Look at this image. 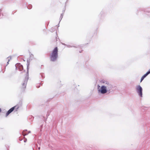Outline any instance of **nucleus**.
Segmentation results:
<instances>
[{
    "label": "nucleus",
    "instance_id": "nucleus-9",
    "mask_svg": "<svg viewBox=\"0 0 150 150\" xmlns=\"http://www.w3.org/2000/svg\"><path fill=\"white\" fill-rule=\"evenodd\" d=\"M12 57L11 56H9L6 59V61H7V65L9 64V62L11 60Z\"/></svg>",
    "mask_w": 150,
    "mask_h": 150
},
{
    "label": "nucleus",
    "instance_id": "nucleus-3",
    "mask_svg": "<svg viewBox=\"0 0 150 150\" xmlns=\"http://www.w3.org/2000/svg\"><path fill=\"white\" fill-rule=\"evenodd\" d=\"M136 90L138 94L141 97L142 96V88L140 85L137 86L136 88Z\"/></svg>",
    "mask_w": 150,
    "mask_h": 150
},
{
    "label": "nucleus",
    "instance_id": "nucleus-20",
    "mask_svg": "<svg viewBox=\"0 0 150 150\" xmlns=\"http://www.w3.org/2000/svg\"><path fill=\"white\" fill-rule=\"evenodd\" d=\"M24 142H25L26 141H24Z\"/></svg>",
    "mask_w": 150,
    "mask_h": 150
},
{
    "label": "nucleus",
    "instance_id": "nucleus-19",
    "mask_svg": "<svg viewBox=\"0 0 150 150\" xmlns=\"http://www.w3.org/2000/svg\"><path fill=\"white\" fill-rule=\"evenodd\" d=\"M5 66H3V67L4 68Z\"/></svg>",
    "mask_w": 150,
    "mask_h": 150
},
{
    "label": "nucleus",
    "instance_id": "nucleus-2",
    "mask_svg": "<svg viewBox=\"0 0 150 150\" xmlns=\"http://www.w3.org/2000/svg\"><path fill=\"white\" fill-rule=\"evenodd\" d=\"M28 67L29 66H27L26 69H27V71L26 74V76L22 84V86L21 89L22 91H24L26 88L27 83L28 79Z\"/></svg>",
    "mask_w": 150,
    "mask_h": 150
},
{
    "label": "nucleus",
    "instance_id": "nucleus-4",
    "mask_svg": "<svg viewBox=\"0 0 150 150\" xmlns=\"http://www.w3.org/2000/svg\"><path fill=\"white\" fill-rule=\"evenodd\" d=\"M19 108L18 105H16L10 108L6 112V116L7 117L10 113L13 112L14 110L15 111H17V110Z\"/></svg>",
    "mask_w": 150,
    "mask_h": 150
},
{
    "label": "nucleus",
    "instance_id": "nucleus-17",
    "mask_svg": "<svg viewBox=\"0 0 150 150\" xmlns=\"http://www.w3.org/2000/svg\"><path fill=\"white\" fill-rule=\"evenodd\" d=\"M38 149H39V150H40V147H38Z\"/></svg>",
    "mask_w": 150,
    "mask_h": 150
},
{
    "label": "nucleus",
    "instance_id": "nucleus-14",
    "mask_svg": "<svg viewBox=\"0 0 150 150\" xmlns=\"http://www.w3.org/2000/svg\"><path fill=\"white\" fill-rule=\"evenodd\" d=\"M41 84V83H40V84H38L37 86L36 87L37 88H39L40 86V85Z\"/></svg>",
    "mask_w": 150,
    "mask_h": 150
},
{
    "label": "nucleus",
    "instance_id": "nucleus-10",
    "mask_svg": "<svg viewBox=\"0 0 150 150\" xmlns=\"http://www.w3.org/2000/svg\"><path fill=\"white\" fill-rule=\"evenodd\" d=\"M27 131V130H24V131H23V135H28V134L29 133H30V131H29L28 133H26L25 134V131Z\"/></svg>",
    "mask_w": 150,
    "mask_h": 150
},
{
    "label": "nucleus",
    "instance_id": "nucleus-6",
    "mask_svg": "<svg viewBox=\"0 0 150 150\" xmlns=\"http://www.w3.org/2000/svg\"><path fill=\"white\" fill-rule=\"evenodd\" d=\"M104 86H105V88H106L108 91L109 92L111 91L112 87V85L109 83Z\"/></svg>",
    "mask_w": 150,
    "mask_h": 150
},
{
    "label": "nucleus",
    "instance_id": "nucleus-1",
    "mask_svg": "<svg viewBox=\"0 0 150 150\" xmlns=\"http://www.w3.org/2000/svg\"><path fill=\"white\" fill-rule=\"evenodd\" d=\"M58 52L57 47H55L50 54V59L51 61L54 62L57 60L58 57Z\"/></svg>",
    "mask_w": 150,
    "mask_h": 150
},
{
    "label": "nucleus",
    "instance_id": "nucleus-13",
    "mask_svg": "<svg viewBox=\"0 0 150 150\" xmlns=\"http://www.w3.org/2000/svg\"><path fill=\"white\" fill-rule=\"evenodd\" d=\"M40 75L42 78H44L45 76H44V74H40Z\"/></svg>",
    "mask_w": 150,
    "mask_h": 150
},
{
    "label": "nucleus",
    "instance_id": "nucleus-16",
    "mask_svg": "<svg viewBox=\"0 0 150 150\" xmlns=\"http://www.w3.org/2000/svg\"><path fill=\"white\" fill-rule=\"evenodd\" d=\"M147 72L149 74L150 73V69Z\"/></svg>",
    "mask_w": 150,
    "mask_h": 150
},
{
    "label": "nucleus",
    "instance_id": "nucleus-5",
    "mask_svg": "<svg viewBox=\"0 0 150 150\" xmlns=\"http://www.w3.org/2000/svg\"><path fill=\"white\" fill-rule=\"evenodd\" d=\"M108 91L105 86H101L100 89L98 90V93H100L102 94L105 93Z\"/></svg>",
    "mask_w": 150,
    "mask_h": 150
},
{
    "label": "nucleus",
    "instance_id": "nucleus-7",
    "mask_svg": "<svg viewBox=\"0 0 150 150\" xmlns=\"http://www.w3.org/2000/svg\"><path fill=\"white\" fill-rule=\"evenodd\" d=\"M149 74V73L147 72L145 74H144L143 76L141 77L140 80V82H141L143 80L144 78L146 77V76L148 75Z\"/></svg>",
    "mask_w": 150,
    "mask_h": 150
},
{
    "label": "nucleus",
    "instance_id": "nucleus-11",
    "mask_svg": "<svg viewBox=\"0 0 150 150\" xmlns=\"http://www.w3.org/2000/svg\"><path fill=\"white\" fill-rule=\"evenodd\" d=\"M102 82L103 83H105V85H106L109 82L105 80H102Z\"/></svg>",
    "mask_w": 150,
    "mask_h": 150
},
{
    "label": "nucleus",
    "instance_id": "nucleus-18",
    "mask_svg": "<svg viewBox=\"0 0 150 150\" xmlns=\"http://www.w3.org/2000/svg\"><path fill=\"white\" fill-rule=\"evenodd\" d=\"M18 66L19 65H20V63H18Z\"/></svg>",
    "mask_w": 150,
    "mask_h": 150
},
{
    "label": "nucleus",
    "instance_id": "nucleus-15",
    "mask_svg": "<svg viewBox=\"0 0 150 150\" xmlns=\"http://www.w3.org/2000/svg\"><path fill=\"white\" fill-rule=\"evenodd\" d=\"M30 56L31 57H33V55L32 54H31L30 55Z\"/></svg>",
    "mask_w": 150,
    "mask_h": 150
},
{
    "label": "nucleus",
    "instance_id": "nucleus-12",
    "mask_svg": "<svg viewBox=\"0 0 150 150\" xmlns=\"http://www.w3.org/2000/svg\"><path fill=\"white\" fill-rule=\"evenodd\" d=\"M37 142L38 143L39 145H41V139H38V140Z\"/></svg>",
    "mask_w": 150,
    "mask_h": 150
},
{
    "label": "nucleus",
    "instance_id": "nucleus-8",
    "mask_svg": "<svg viewBox=\"0 0 150 150\" xmlns=\"http://www.w3.org/2000/svg\"><path fill=\"white\" fill-rule=\"evenodd\" d=\"M16 70H19V71H21L23 69V66H15Z\"/></svg>",
    "mask_w": 150,
    "mask_h": 150
}]
</instances>
